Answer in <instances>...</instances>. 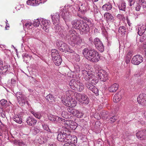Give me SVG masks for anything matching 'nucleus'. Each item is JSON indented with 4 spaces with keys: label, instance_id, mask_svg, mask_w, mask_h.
Returning a JSON list of instances; mask_svg holds the SVG:
<instances>
[{
    "label": "nucleus",
    "instance_id": "1",
    "mask_svg": "<svg viewBox=\"0 0 146 146\" xmlns=\"http://www.w3.org/2000/svg\"><path fill=\"white\" fill-rule=\"evenodd\" d=\"M66 28L69 30L68 33L66 36L69 44L72 46H74L76 44L79 45H81L83 42L82 38L76 35L75 34L76 32L74 30H69V27L67 25Z\"/></svg>",
    "mask_w": 146,
    "mask_h": 146
},
{
    "label": "nucleus",
    "instance_id": "2",
    "mask_svg": "<svg viewBox=\"0 0 146 146\" xmlns=\"http://www.w3.org/2000/svg\"><path fill=\"white\" fill-rule=\"evenodd\" d=\"M82 53L86 59L93 62L99 61L100 58L98 53L94 49L85 48L83 50Z\"/></svg>",
    "mask_w": 146,
    "mask_h": 146
},
{
    "label": "nucleus",
    "instance_id": "3",
    "mask_svg": "<svg viewBox=\"0 0 146 146\" xmlns=\"http://www.w3.org/2000/svg\"><path fill=\"white\" fill-rule=\"evenodd\" d=\"M69 85L71 89L76 91L80 92L84 88L83 84L77 80H72L69 82Z\"/></svg>",
    "mask_w": 146,
    "mask_h": 146
},
{
    "label": "nucleus",
    "instance_id": "4",
    "mask_svg": "<svg viewBox=\"0 0 146 146\" xmlns=\"http://www.w3.org/2000/svg\"><path fill=\"white\" fill-rule=\"evenodd\" d=\"M76 98L80 102L85 104H88L89 102V98L87 95L84 94L77 93Z\"/></svg>",
    "mask_w": 146,
    "mask_h": 146
},
{
    "label": "nucleus",
    "instance_id": "5",
    "mask_svg": "<svg viewBox=\"0 0 146 146\" xmlns=\"http://www.w3.org/2000/svg\"><path fill=\"white\" fill-rule=\"evenodd\" d=\"M93 43L96 48L101 52L104 50V47L102 42L98 38H95L94 40Z\"/></svg>",
    "mask_w": 146,
    "mask_h": 146
},
{
    "label": "nucleus",
    "instance_id": "6",
    "mask_svg": "<svg viewBox=\"0 0 146 146\" xmlns=\"http://www.w3.org/2000/svg\"><path fill=\"white\" fill-rule=\"evenodd\" d=\"M96 72L97 73V76L100 81L106 82L108 80V74L105 71L100 70L96 71Z\"/></svg>",
    "mask_w": 146,
    "mask_h": 146
},
{
    "label": "nucleus",
    "instance_id": "7",
    "mask_svg": "<svg viewBox=\"0 0 146 146\" xmlns=\"http://www.w3.org/2000/svg\"><path fill=\"white\" fill-rule=\"evenodd\" d=\"M102 116L104 119H109V122L111 123H113L115 122L117 119V117L116 116H112L110 114L108 115L107 112L104 111L102 113Z\"/></svg>",
    "mask_w": 146,
    "mask_h": 146
},
{
    "label": "nucleus",
    "instance_id": "8",
    "mask_svg": "<svg viewBox=\"0 0 146 146\" xmlns=\"http://www.w3.org/2000/svg\"><path fill=\"white\" fill-rule=\"evenodd\" d=\"M74 2L78 3L79 1L78 7L79 8L78 10L81 12L83 14H85L88 8L85 4H83L81 2V1L80 0H71Z\"/></svg>",
    "mask_w": 146,
    "mask_h": 146
},
{
    "label": "nucleus",
    "instance_id": "9",
    "mask_svg": "<svg viewBox=\"0 0 146 146\" xmlns=\"http://www.w3.org/2000/svg\"><path fill=\"white\" fill-rule=\"evenodd\" d=\"M85 85L88 89L95 93L96 95L99 94L98 89L91 82H86L85 83Z\"/></svg>",
    "mask_w": 146,
    "mask_h": 146
},
{
    "label": "nucleus",
    "instance_id": "10",
    "mask_svg": "<svg viewBox=\"0 0 146 146\" xmlns=\"http://www.w3.org/2000/svg\"><path fill=\"white\" fill-rule=\"evenodd\" d=\"M40 21L41 27L46 32H48L49 31V28L50 25L49 21L43 19H40Z\"/></svg>",
    "mask_w": 146,
    "mask_h": 146
},
{
    "label": "nucleus",
    "instance_id": "11",
    "mask_svg": "<svg viewBox=\"0 0 146 146\" xmlns=\"http://www.w3.org/2000/svg\"><path fill=\"white\" fill-rule=\"evenodd\" d=\"M56 45L62 52L68 51L69 50L68 45L62 41H58L56 43Z\"/></svg>",
    "mask_w": 146,
    "mask_h": 146
},
{
    "label": "nucleus",
    "instance_id": "12",
    "mask_svg": "<svg viewBox=\"0 0 146 146\" xmlns=\"http://www.w3.org/2000/svg\"><path fill=\"white\" fill-rule=\"evenodd\" d=\"M143 58L141 56L139 55H136L134 56L131 60L132 64L138 65L143 62Z\"/></svg>",
    "mask_w": 146,
    "mask_h": 146
},
{
    "label": "nucleus",
    "instance_id": "13",
    "mask_svg": "<svg viewBox=\"0 0 146 146\" xmlns=\"http://www.w3.org/2000/svg\"><path fill=\"white\" fill-rule=\"evenodd\" d=\"M82 73L83 76L84 77L85 80L87 82L90 81L94 75L85 70H82Z\"/></svg>",
    "mask_w": 146,
    "mask_h": 146
},
{
    "label": "nucleus",
    "instance_id": "14",
    "mask_svg": "<svg viewBox=\"0 0 146 146\" xmlns=\"http://www.w3.org/2000/svg\"><path fill=\"white\" fill-rule=\"evenodd\" d=\"M67 125V127L69 129L75 130L77 127V123L72 121H66L64 123Z\"/></svg>",
    "mask_w": 146,
    "mask_h": 146
},
{
    "label": "nucleus",
    "instance_id": "15",
    "mask_svg": "<svg viewBox=\"0 0 146 146\" xmlns=\"http://www.w3.org/2000/svg\"><path fill=\"white\" fill-rule=\"evenodd\" d=\"M11 69L9 65H4L0 69V74L1 75H6L9 73Z\"/></svg>",
    "mask_w": 146,
    "mask_h": 146
},
{
    "label": "nucleus",
    "instance_id": "16",
    "mask_svg": "<svg viewBox=\"0 0 146 146\" xmlns=\"http://www.w3.org/2000/svg\"><path fill=\"white\" fill-rule=\"evenodd\" d=\"M60 132L63 135L66 136V139L65 140L69 141L70 140V139L73 138V136L70 135V131L67 128H64L62 129Z\"/></svg>",
    "mask_w": 146,
    "mask_h": 146
},
{
    "label": "nucleus",
    "instance_id": "17",
    "mask_svg": "<svg viewBox=\"0 0 146 146\" xmlns=\"http://www.w3.org/2000/svg\"><path fill=\"white\" fill-rule=\"evenodd\" d=\"M82 23L81 25L79 28L78 30L81 31L80 33L81 34H85L89 31V27L86 23H84L83 22Z\"/></svg>",
    "mask_w": 146,
    "mask_h": 146
},
{
    "label": "nucleus",
    "instance_id": "18",
    "mask_svg": "<svg viewBox=\"0 0 146 146\" xmlns=\"http://www.w3.org/2000/svg\"><path fill=\"white\" fill-rule=\"evenodd\" d=\"M146 95L145 94H140L137 98V101L138 103L142 105L146 104Z\"/></svg>",
    "mask_w": 146,
    "mask_h": 146
},
{
    "label": "nucleus",
    "instance_id": "19",
    "mask_svg": "<svg viewBox=\"0 0 146 146\" xmlns=\"http://www.w3.org/2000/svg\"><path fill=\"white\" fill-rule=\"evenodd\" d=\"M137 138L140 140H144L146 139V130H143L137 132L136 134Z\"/></svg>",
    "mask_w": 146,
    "mask_h": 146
},
{
    "label": "nucleus",
    "instance_id": "20",
    "mask_svg": "<svg viewBox=\"0 0 146 146\" xmlns=\"http://www.w3.org/2000/svg\"><path fill=\"white\" fill-rule=\"evenodd\" d=\"M70 141H71L69 142H66L63 146H76L75 144L77 142V138L76 136H73V138L70 139Z\"/></svg>",
    "mask_w": 146,
    "mask_h": 146
},
{
    "label": "nucleus",
    "instance_id": "21",
    "mask_svg": "<svg viewBox=\"0 0 146 146\" xmlns=\"http://www.w3.org/2000/svg\"><path fill=\"white\" fill-rule=\"evenodd\" d=\"M82 21L80 20L76 19L72 21L71 24L73 27L78 29L82 24Z\"/></svg>",
    "mask_w": 146,
    "mask_h": 146
},
{
    "label": "nucleus",
    "instance_id": "22",
    "mask_svg": "<svg viewBox=\"0 0 146 146\" xmlns=\"http://www.w3.org/2000/svg\"><path fill=\"white\" fill-rule=\"evenodd\" d=\"M26 121L28 125L31 126L35 125L37 122L36 119L30 116L28 117L27 118Z\"/></svg>",
    "mask_w": 146,
    "mask_h": 146
},
{
    "label": "nucleus",
    "instance_id": "23",
    "mask_svg": "<svg viewBox=\"0 0 146 146\" xmlns=\"http://www.w3.org/2000/svg\"><path fill=\"white\" fill-rule=\"evenodd\" d=\"M51 18L54 25L57 24L59 22L60 17L58 13H55L52 16L51 15Z\"/></svg>",
    "mask_w": 146,
    "mask_h": 146
},
{
    "label": "nucleus",
    "instance_id": "24",
    "mask_svg": "<svg viewBox=\"0 0 146 146\" xmlns=\"http://www.w3.org/2000/svg\"><path fill=\"white\" fill-rule=\"evenodd\" d=\"M66 136H65L64 135H63V134L61 133V132L59 133L57 136V139L58 140V141L62 142L63 141L64 142H70V141H68L65 140L66 138Z\"/></svg>",
    "mask_w": 146,
    "mask_h": 146
},
{
    "label": "nucleus",
    "instance_id": "25",
    "mask_svg": "<svg viewBox=\"0 0 146 146\" xmlns=\"http://www.w3.org/2000/svg\"><path fill=\"white\" fill-rule=\"evenodd\" d=\"M48 120L52 122H54L55 123L61 119L59 117L53 115H48Z\"/></svg>",
    "mask_w": 146,
    "mask_h": 146
},
{
    "label": "nucleus",
    "instance_id": "26",
    "mask_svg": "<svg viewBox=\"0 0 146 146\" xmlns=\"http://www.w3.org/2000/svg\"><path fill=\"white\" fill-rule=\"evenodd\" d=\"M119 85L116 83L111 85L108 88L109 91L111 92H115L116 91L118 88Z\"/></svg>",
    "mask_w": 146,
    "mask_h": 146
},
{
    "label": "nucleus",
    "instance_id": "27",
    "mask_svg": "<svg viewBox=\"0 0 146 146\" xmlns=\"http://www.w3.org/2000/svg\"><path fill=\"white\" fill-rule=\"evenodd\" d=\"M146 29L145 25H140L138 27V31L137 33L139 35L141 36L144 33Z\"/></svg>",
    "mask_w": 146,
    "mask_h": 146
},
{
    "label": "nucleus",
    "instance_id": "28",
    "mask_svg": "<svg viewBox=\"0 0 146 146\" xmlns=\"http://www.w3.org/2000/svg\"><path fill=\"white\" fill-rule=\"evenodd\" d=\"M104 17L108 22L112 21L114 20L113 16L109 13H106L104 15Z\"/></svg>",
    "mask_w": 146,
    "mask_h": 146
},
{
    "label": "nucleus",
    "instance_id": "29",
    "mask_svg": "<svg viewBox=\"0 0 146 146\" xmlns=\"http://www.w3.org/2000/svg\"><path fill=\"white\" fill-rule=\"evenodd\" d=\"M18 101L22 106L27 104H28V101L25 95H23L20 98H18Z\"/></svg>",
    "mask_w": 146,
    "mask_h": 146
},
{
    "label": "nucleus",
    "instance_id": "30",
    "mask_svg": "<svg viewBox=\"0 0 146 146\" xmlns=\"http://www.w3.org/2000/svg\"><path fill=\"white\" fill-rule=\"evenodd\" d=\"M58 24L57 23V24L54 25V29L56 32L58 33L59 34H63V32H64V30L62 29V27L59 26Z\"/></svg>",
    "mask_w": 146,
    "mask_h": 146
},
{
    "label": "nucleus",
    "instance_id": "31",
    "mask_svg": "<svg viewBox=\"0 0 146 146\" xmlns=\"http://www.w3.org/2000/svg\"><path fill=\"white\" fill-rule=\"evenodd\" d=\"M52 60L54 62L56 66L60 65L62 62V59L60 56H58L55 58H53Z\"/></svg>",
    "mask_w": 146,
    "mask_h": 146
},
{
    "label": "nucleus",
    "instance_id": "32",
    "mask_svg": "<svg viewBox=\"0 0 146 146\" xmlns=\"http://www.w3.org/2000/svg\"><path fill=\"white\" fill-rule=\"evenodd\" d=\"M122 97L121 94V93H117L114 96L113 101L115 102H117L121 100Z\"/></svg>",
    "mask_w": 146,
    "mask_h": 146
},
{
    "label": "nucleus",
    "instance_id": "33",
    "mask_svg": "<svg viewBox=\"0 0 146 146\" xmlns=\"http://www.w3.org/2000/svg\"><path fill=\"white\" fill-rule=\"evenodd\" d=\"M51 56L52 58H54L58 56H60L59 54L58 51L55 49H52L51 50Z\"/></svg>",
    "mask_w": 146,
    "mask_h": 146
},
{
    "label": "nucleus",
    "instance_id": "34",
    "mask_svg": "<svg viewBox=\"0 0 146 146\" xmlns=\"http://www.w3.org/2000/svg\"><path fill=\"white\" fill-rule=\"evenodd\" d=\"M14 121L17 123L21 124L22 122V119L20 115H17L13 118Z\"/></svg>",
    "mask_w": 146,
    "mask_h": 146
},
{
    "label": "nucleus",
    "instance_id": "35",
    "mask_svg": "<svg viewBox=\"0 0 146 146\" xmlns=\"http://www.w3.org/2000/svg\"><path fill=\"white\" fill-rule=\"evenodd\" d=\"M118 7L120 10L125 12L126 7V3L124 1L122 2L121 4L118 6Z\"/></svg>",
    "mask_w": 146,
    "mask_h": 146
},
{
    "label": "nucleus",
    "instance_id": "36",
    "mask_svg": "<svg viewBox=\"0 0 146 146\" xmlns=\"http://www.w3.org/2000/svg\"><path fill=\"white\" fill-rule=\"evenodd\" d=\"M70 99L69 97H66V99H62V103L66 106L69 107L70 105Z\"/></svg>",
    "mask_w": 146,
    "mask_h": 146
},
{
    "label": "nucleus",
    "instance_id": "37",
    "mask_svg": "<svg viewBox=\"0 0 146 146\" xmlns=\"http://www.w3.org/2000/svg\"><path fill=\"white\" fill-rule=\"evenodd\" d=\"M90 81L91 82V83L92 84L94 85H95L97 83L98 81V78L94 75Z\"/></svg>",
    "mask_w": 146,
    "mask_h": 146
},
{
    "label": "nucleus",
    "instance_id": "38",
    "mask_svg": "<svg viewBox=\"0 0 146 146\" xmlns=\"http://www.w3.org/2000/svg\"><path fill=\"white\" fill-rule=\"evenodd\" d=\"M31 113L34 115L35 117L38 119H40L42 117L40 113L37 112L34 110H31Z\"/></svg>",
    "mask_w": 146,
    "mask_h": 146
},
{
    "label": "nucleus",
    "instance_id": "39",
    "mask_svg": "<svg viewBox=\"0 0 146 146\" xmlns=\"http://www.w3.org/2000/svg\"><path fill=\"white\" fill-rule=\"evenodd\" d=\"M67 111L74 115H75V114L76 113V110L72 108H67Z\"/></svg>",
    "mask_w": 146,
    "mask_h": 146
},
{
    "label": "nucleus",
    "instance_id": "40",
    "mask_svg": "<svg viewBox=\"0 0 146 146\" xmlns=\"http://www.w3.org/2000/svg\"><path fill=\"white\" fill-rule=\"evenodd\" d=\"M85 21L84 23H86V25H88V26L89 27H91L92 26V23L91 21L88 19L86 17H85L84 19Z\"/></svg>",
    "mask_w": 146,
    "mask_h": 146
},
{
    "label": "nucleus",
    "instance_id": "41",
    "mask_svg": "<svg viewBox=\"0 0 146 146\" xmlns=\"http://www.w3.org/2000/svg\"><path fill=\"white\" fill-rule=\"evenodd\" d=\"M0 104L5 108H6L8 106L7 101L4 99H2L0 101Z\"/></svg>",
    "mask_w": 146,
    "mask_h": 146
},
{
    "label": "nucleus",
    "instance_id": "42",
    "mask_svg": "<svg viewBox=\"0 0 146 146\" xmlns=\"http://www.w3.org/2000/svg\"><path fill=\"white\" fill-rule=\"evenodd\" d=\"M33 134L36 135L40 132V129L35 127H33L31 128Z\"/></svg>",
    "mask_w": 146,
    "mask_h": 146
},
{
    "label": "nucleus",
    "instance_id": "43",
    "mask_svg": "<svg viewBox=\"0 0 146 146\" xmlns=\"http://www.w3.org/2000/svg\"><path fill=\"white\" fill-rule=\"evenodd\" d=\"M118 31L119 33H125L126 32V27L124 26H121L119 28Z\"/></svg>",
    "mask_w": 146,
    "mask_h": 146
},
{
    "label": "nucleus",
    "instance_id": "44",
    "mask_svg": "<svg viewBox=\"0 0 146 146\" xmlns=\"http://www.w3.org/2000/svg\"><path fill=\"white\" fill-rule=\"evenodd\" d=\"M53 98V96L50 94L47 96L45 98L46 100L49 102H52Z\"/></svg>",
    "mask_w": 146,
    "mask_h": 146
},
{
    "label": "nucleus",
    "instance_id": "45",
    "mask_svg": "<svg viewBox=\"0 0 146 146\" xmlns=\"http://www.w3.org/2000/svg\"><path fill=\"white\" fill-rule=\"evenodd\" d=\"M41 22L40 20L39 21V19H37L36 20H35L33 22V25L34 26L36 27H38L39 26V25H40Z\"/></svg>",
    "mask_w": 146,
    "mask_h": 146
},
{
    "label": "nucleus",
    "instance_id": "46",
    "mask_svg": "<svg viewBox=\"0 0 146 146\" xmlns=\"http://www.w3.org/2000/svg\"><path fill=\"white\" fill-rule=\"evenodd\" d=\"M75 115L78 118H81L83 115V113L81 111L76 110Z\"/></svg>",
    "mask_w": 146,
    "mask_h": 146
},
{
    "label": "nucleus",
    "instance_id": "47",
    "mask_svg": "<svg viewBox=\"0 0 146 146\" xmlns=\"http://www.w3.org/2000/svg\"><path fill=\"white\" fill-rule=\"evenodd\" d=\"M70 105H69V107H74L76 105V102L74 100H70Z\"/></svg>",
    "mask_w": 146,
    "mask_h": 146
},
{
    "label": "nucleus",
    "instance_id": "48",
    "mask_svg": "<svg viewBox=\"0 0 146 146\" xmlns=\"http://www.w3.org/2000/svg\"><path fill=\"white\" fill-rule=\"evenodd\" d=\"M35 1L34 0H28L27 2V4L30 5L31 6H34V5H36V4L34 3L35 2Z\"/></svg>",
    "mask_w": 146,
    "mask_h": 146
},
{
    "label": "nucleus",
    "instance_id": "49",
    "mask_svg": "<svg viewBox=\"0 0 146 146\" xmlns=\"http://www.w3.org/2000/svg\"><path fill=\"white\" fill-rule=\"evenodd\" d=\"M138 3L143 7H146V1L145 0H139Z\"/></svg>",
    "mask_w": 146,
    "mask_h": 146
},
{
    "label": "nucleus",
    "instance_id": "50",
    "mask_svg": "<svg viewBox=\"0 0 146 146\" xmlns=\"http://www.w3.org/2000/svg\"><path fill=\"white\" fill-rule=\"evenodd\" d=\"M22 56L24 60H25L26 59V58H30V59H31V56H30L29 54L25 53H24L22 55Z\"/></svg>",
    "mask_w": 146,
    "mask_h": 146
},
{
    "label": "nucleus",
    "instance_id": "51",
    "mask_svg": "<svg viewBox=\"0 0 146 146\" xmlns=\"http://www.w3.org/2000/svg\"><path fill=\"white\" fill-rule=\"evenodd\" d=\"M42 127L44 130L48 132L50 131V130L49 128V126L45 124H42Z\"/></svg>",
    "mask_w": 146,
    "mask_h": 146
},
{
    "label": "nucleus",
    "instance_id": "52",
    "mask_svg": "<svg viewBox=\"0 0 146 146\" xmlns=\"http://www.w3.org/2000/svg\"><path fill=\"white\" fill-rule=\"evenodd\" d=\"M0 115L3 118H5L6 117L5 112L3 113L2 108L0 107Z\"/></svg>",
    "mask_w": 146,
    "mask_h": 146
},
{
    "label": "nucleus",
    "instance_id": "53",
    "mask_svg": "<svg viewBox=\"0 0 146 146\" xmlns=\"http://www.w3.org/2000/svg\"><path fill=\"white\" fill-rule=\"evenodd\" d=\"M74 68L76 72L78 73L80 70V68L79 66L77 64H75L74 65Z\"/></svg>",
    "mask_w": 146,
    "mask_h": 146
},
{
    "label": "nucleus",
    "instance_id": "54",
    "mask_svg": "<svg viewBox=\"0 0 146 146\" xmlns=\"http://www.w3.org/2000/svg\"><path fill=\"white\" fill-rule=\"evenodd\" d=\"M129 2V5L130 6H133L135 2V0H127Z\"/></svg>",
    "mask_w": 146,
    "mask_h": 146
},
{
    "label": "nucleus",
    "instance_id": "55",
    "mask_svg": "<svg viewBox=\"0 0 146 146\" xmlns=\"http://www.w3.org/2000/svg\"><path fill=\"white\" fill-rule=\"evenodd\" d=\"M23 95H24L22 94L21 92H17L15 94V95L18 99V98H20L22 97Z\"/></svg>",
    "mask_w": 146,
    "mask_h": 146
},
{
    "label": "nucleus",
    "instance_id": "56",
    "mask_svg": "<svg viewBox=\"0 0 146 146\" xmlns=\"http://www.w3.org/2000/svg\"><path fill=\"white\" fill-rule=\"evenodd\" d=\"M61 115L64 118H66L68 117L67 113V112L65 111H63Z\"/></svg>",
    "mask_w": 146,
    "mask_h": 146
},
{
    "label": "nucleus",
    "instance_id": "57",
    "mask_svg": "<svg viewBox=\"0 0 146 146\" xmlns=\"http://www.w3.org/2000/svg\"><path fill=\"white\" fill-rule=\"evenodd\" d=\"M141 5H139V3H137L136 7H135V9L137 11H139L141 7Z\"/></svg>",
    "mask_w": 146,
    "mask_h": 146
},
{
    "label": "nucleus",
    "instance_id": "58",
    "mask_svg": "<svg viewBox=\"0 0 146 146\" xmlns=\"http://www.w3.org/2000/svg\"><path fill=\"white\" fill-rule=\"evenodd\" d=\"M117 17L120 20H122L124 18L123 15L118 14L117 16Z\"/></svg>",
    "mask_w": 146,
    "mask_h": 146
},
{
    "label": "nucleus",
    "instance_id": "59",
    "mask_svg": "<svg viewBox=\"0 0 146 146\" xmlns=\"http://www.w3.org/2000/svg\"><path fill=\"white\" fill-rule=\"evenodd\" d=\"M106 6L107 11L110 10L112 8V6L110 4H106Z\"/></svg>",
    "mask_w": 146,
    "mask_h": 146
},
{
    "label": "nucleus",
    "instance_id": "60",
    "mask_svg": "<svg viewBox=\"0 0 146 146\" xmlns=\"http://www.w3.org/2000/svg\"><path fill=\"white\" fill-rule=\"evenodd\" d=\"M126 56L125 59V62L127 64H128L129 63L131 59V58L130 56Z\"/></svg>",
    "mask_w": 146,
    "mask_h": 146
},
{
    "label": "nucleus",
    "instance_id": "61",
    "mask_svg": "<svg viewBox=\"0 0 146 146\" xmlns=\"http://www.w3.org/2000/svg\"><path fill=\"white\" fill-rule=\"evenodd\" d=\"M32 23H30L29 22H27L26 23L25 25V27H26L27 28H28L30 26H31L32 25Z\"/></svg>",
    "mask_w": 146,
    "mask_h": 146
},
{
    "label": "nucleus",
    "instance_id": "62",
    "mask_svg": "<svg viewBox=\"0 0 146 146\" xmlns=\"http://www.w3.org/2000/svg\"><path fill=\"white\" fill-rule=\"evenodd\" d=\"M133 55V52L132 51H130L128 52V53L127 54V56H130V58Z\"/></svg>",
    "mask_w": 146,
    "mask_h": 146
},
{
    "label": "nucleus",
    "instance_id": "63",
    "mask_svg": "<svg viewBox=\"0 0 146 146\" xmlns=\"http://www.w3.org/2000/svg\"><path fill=\"white\" fill-rule=\"evenodd\" d=\"M134 108H131V110L133 112H136L137 110V108L136 105H135L134 106Z\"/></svg>",
    "mask_w": 146,
    "mask_h": 146
},
{
    "label": "nucleus",
    "instance_id": "64",
    "mask_svg": "<svg viewBox=\"0 0 146 146\" xmlns=\"http://www.w3.org/2000/svg\"><path fill=\"white\" fill-rule=\"evenodd\" d=\"M15 143H17V144H18L19 145H21L22 144V142H21L20 141L15 140Z\"/></svg>",
    "mask_w": 146,
    "mask_h": 146
}]
</instances>
